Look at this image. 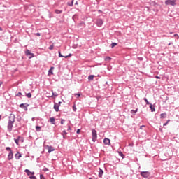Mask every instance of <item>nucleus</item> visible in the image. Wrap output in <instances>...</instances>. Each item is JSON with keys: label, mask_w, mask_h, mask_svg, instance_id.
Instances as JSON below:
<instances>
[{"label": "nucleus", "mask_w": 179, "mask_h": 179, "mask_svg": "<svg viewBox=\"0 0 179 179\" xmlns=\"http://www.w3.org/2000/svg\"><path fill=\"white\" fill-rule=\"evenodd\" d=\"M14 141L15 142L16 145H19V138H14Z\"/></svg>", "instance_id": "nucleus-29"}, {"label": "nucleus", "mask_w": 179, "mask_h": 179, "mask_svg": "<svg viewBox=\"0 0 179 179\" xmlns=\"http://www.w3.org/2000/svg\"><path fill=\"white\" fill-rule=\"evenodd\" d=\"M35 36L40 37L41 36V34L40 33H36V34H35Z\"/></svg>", "instance_id": "nucleus-42"}, {"label": "nucleus", "mask_w": 179, "mask_h": 179, "mask_svg": "<svg viewBox=\"0 0 179 179\" xmlns=\"http://www.w3.org/2000/svg\"><path fill=\"white\" fill-rule=\"evenodd\" d=\"M140 174L143 178H148V177H150V172L149 171H142Z\"/></svg>", "instance_id": "nucleus-4"}, {"label": "nucleus", "mask_w": 179, "mask_h": 179, "mask_svg": "<svg viewBox=\"0 0 179 179\" xmlns=\"http://www.w3.org/2000/svg\"><path fill=\"white\" fill-rule=\"evenodd\" d=\"M94 79V76L90 75L88 76V80H93Z\"/></svg>", "instance_id": "nucleus-20"}, {"label": "nucleus", "mask_w": 179, "mask_h": 179, "mask_svg": "<svg viewBox=\"0 0 179 179\" xmlns=\"http://www.w3.org/2000/svg\"><path fill=\"white\" fill-rule=\"evenodd\" d=\"M157 79H160V77L156 76Z\"/></svg>", "instance_id": "nucleus-53"}, {"label": "nucleus", "mask_w": 179, "mask_h": 179, "mask_svg": "<svg viewBox=\"0 0 179 179\" xmlns=\"http://www.w3.org/2000/svg\"><path fill=\"white\" fill-rule=\"evenodd\" d=\"M40 179H45L43 175L41 174L40 175Z\"/></svg>", "instance_id": "nucleus-39"}, {"label": "nucleus", "mask_w": 179, "mask_h": 179, "mask_svg": "<svg viewBox=\"0 0 179 179\" xmlns=\"http://www.w3.org/2000/svg\"><path fill=\"white\" fill-rule=\"evenodd\" d=\"M143 100H144V101H145V103L148 106H150L151 103L149 102V101H148V99L144 98Z\"/></svg>", "instance_id": "nucleus-21"}, {"label": "nucleus", "mask_w": 179, "mask_h": 179, "mask_svg": "<svg viewBox=\"0 0 179 179\" xmlns=\"http://www.w3.org/2000/svg\"><path fill=\"white\" fill-rule=\"evenodd\" d=\"M67 5L69 6H73V0H72L71 2L70 1L67 2Z\"/></svg>", "instance_id": "nucleus-19"}, {"label": "nucleus", "mask_w": 179, "mask_h": 179, "mask_svg": "<svg viewBox=\"0 0 179 179\" xmlns=\"http://www.w3.org/2000/svg\"><path fill=\"white\" fill-rule=\"evenodd\" d=\"M67 132H66V131H65V130H64L63 131V133H62V135H67Z\"/></svg>", "instance_id": "nucleus-41"}, {"label": "nucleus", "mask_w": 179, "mask_h": 179, "mask_svg": "<svg viewBox=\"0 0 179 179\" xmlns=\"http://www.w3.org/2000/svg\"><path fill=\"white\" fill-rule=\"evenodd\" d=\"M36 129L37 132H40V131H41V127L36 126Z\"/></svg>", "instance_id": "nucleus-22"}, {"label": "nucleus", "mask_w": 179, "mask_h": 179, "mask_svg": "<svg viewBox=\"0 0 179 179\" xmlns=\"http://www.w3.org/2000/svg\"><path fill=\"white\" fill-rule=\"evenodd\" d=\"M2 30L3 29H2V27H0V31H2Z\"/></svg>", "instance_id": "nucleus-50"}, {"label": "nucleus", "mask_w": 179, "mask_h": 179, "mask_svg": "<svg viewBox=\"0 0 179 179\" xmlns=\"http://www.w3.org/2000/svg\"><path fill=\"white\" fill-rule=\"evenodd\" d=\"M150 108L152 113H154V111H156L155 106H153V105H152V103L150 105Z\"/></svg>", "instance_id": "nucleus-16"}, {"label": "nucleus", "mask_w": 179, "mask_h": 179, "mask_svg": "<svg viewBox=\"0 0 179 179\" xmlns=\"http://www.w3.org/2000/svg\"><path fill=\"white\" fill-rule=\"evenodd\" d=\"M21 94H22V92H18L17 94H16V96L17 97H20Z\"/></svg>", "instance_id": "nucleus-36"}, {"label": "nucleus", "mask_w": 179, "mask_h": 179, "mask_svg": "<svg viewBox=\"0 0 179 179\" xmlns=\"http://www.w3.org/2000/svg\"><path fill=\"white\" fill-rule=\"evenodd\" d=\"M49 50H54V45H50Z\"/></svg>", "instance_id": "nucleus-35"}, {"label": "nucleus", "mask_w": 179, "mask_h": 179, "mask_svg": "<svg viewBox=\"0 0 179 179\" xmlns=\"http://www.w3.org/2000/svg\"><path fill=\"white\" fill-rule=\"evenodd\" d=\"M115 45H118V43H111V48H114V47H115Z\"/></svg>", "instance_id": "nucleus-24"}, {"label": "nucleus", "mask_w": 179, "mask_h": 179, "mask_svg": "<svg viewBox=\"0 0 179 179\" xmlns=\"http://www.w3.org/2000/svg\"><path fill=\"white\" fill-rule=\"evenodd\" d=\"M50 69H51L52 71V69H54V67H51Z\"/></svg>", "instance_id": "nucleus-54"}, {"label": "nucleus", "mask_w": 179, "mask_h": 179, "mask_svg": "<svg viewBox=\"0 0 179 179\" xmlns=\"http://www.w3.org/2000/svg\"><path fill=\"white\" fill-rule=\"evenodd\" d=\"M63 138H64V139H65V135H64V134H63Z\"/></svg>", "instance_id": "nucleus-55"}, {"label": "nucleus", "mask_w": 179, "mask_h": 179, "mask_svg": "<svg viewBox=\"0 0 179 179\" xmlns=\"http://www.w3.org/2000/svg\"><path fill=\"white\" fill-rule=\"evenodd\" d=\"M16 117L15 116V114H10L8 117V132H12V129L13 128V124H15V120Z\"/></svg>", "instance_id": "nucleus-1"}, {"label": "nucleus", "mask_w": 179, "mask_h": 179, "mask_svg": "<svg viewBox=\"0 0 179 179\" xmlns=\"http://www.w3.org/2000/svg\"><path fill=\"white\" fill-rule=\"evenodd\" d=\"M55 149L52 146H48V153H51V152H54Z\"/></svg>", "instance_id": "nucleus-10"}, {"label": "nucleus", "mask_w": 179, "mask_h": 179, "mask_svg": "<svg viewBox=\"0 0 179 179\" xmlns=\"http://www.w3.org/2000/svg\"><path fill=\"white\" fill-rule=\"evenodd\" d=\"M177 0H166L165 5H171V6H176Z\"/></svg>", "instance_id": "nucleus-2"}, {"label": "nucleus", "mask_w": 179, "mask_h": 179, "mask_svg": "<svg viewBox=\"0 0 179 179\" xmlns=\"http://www.w3.org/2000/svg\"><path fill=\"white\" fill-rule=\"evenodd\" d=\"M24 172L27 173V176H30V173H31L29 169H25Z\"/></svg>", "instance_id": "nucleus-27"}, {"label": "nucleus", "mask_w": 179, "mask_h": 179, "mask_svg": "<svg viewBox=\"0 0 179 179\" xmlns=\"http://www.w3.org/2000/svg\"><path fill=\"white\" fill-rule=\"evenodd\" d=\"M64 122H65V120L62 119L60 124H62V125H63Z\"/></svg>", "instance_id": "nucleus-40"}, {"label": "nucleus", "mask_w": 179, "mask_h": 179, "mask_svg": "<svg viewBox=\"0 0 179 179\" xmlns=\"http://www.w3.org/2000/svg\"><path fill=\"white\" fill-rule=\"evenodd\" d=\"M54 109L55 110L56 113L59 111V106L57 104V103H55L54 104Z\"/></svg>", "instance_id": "nucleus-12"}, {"label": "nucleus", "mask_w": 179, "mask_h": 179, "mask_svg": "<svg viewBox=\"0 0 179 179\" xmlns=\"http://www.w3.org/2000/svg\"><path fill=\"white\" fill-rule=\"evenodd\" d=\"M15 157L16 159V160H19V159H20V157H22V154H20V152H17V153L15 155Z\"/></svg>", "instance_id": "nucleus-11"}, {"label": "nucleus", "mask_w": 179, "mask_h": 179, "mask_svg": "<svg viewBox=\"0 0 179 179\" xmlns=\"http://www.w3.org/2000/svg\"><path fill=\"white\" fill-rule=\"evenodd\" d=\"M76 5H78V1L76 3Z\"/></svg>", "instance_id": "nucleus-57"}, {"label": "nucleus", "mask_w": 179, "mask_h": 179, "mask_svg": "<svg viewBox=\"0 0 179 179\" xmlns=\"http://www.w3.org/2000/svg\"><path fill=\"white\" fill-rule=\"evenodd\" d=\"M6 150H7V152H12V149L10 147H6Z\"/></svg>", "instance_id": "nucleus-30"}, {"label": "nucleus", "mask_w": 179, "mask_h": 179, "mask_svg": "<svg viewBox=\"0 0 179 179\" xmlns=\"http://www.w3.org/2000/svg\"><path fill=\"white\" fill-rule=\"evenodd\" d=\"M13 159V151H10L8 155V160H12Z\"/></svg>", "instance_id": "nucleus-9"}, {"label": "nucleus", "mask_w": 179, "mask_h": 179, "mask_svg": "<svg viewBox=\"0 0 179 179\" xmlns=\"http://www.w3.org/2000/svg\"><path fill=\"white\" fill-rule=\"evenodd\" d=\"M71 126L69 125V126H68L67 131H71Z\"/></svg>", "instance_id": "nucleus-47"}, {"label": "nucleus", "mask_w": 179, "mask_h": 179, "mask_svg": "<svg viewBox=\"0 0 179 179\" xmlns=\"http://www.w3.org/2000/svg\"><path fill=\"white\" fill-rule=\"evenodd\" d=\"M78 17V15L75 14L73 17L72 19L73 20H75V19H76Z\"/></svg>", "instance_id": "nucleus-32"}, {"label": "nucleus", "mask_w": 179, "mask_h": 179, "mask_svg": "<svg viewBox=\"0 0 179 179\" xmlns=\"http://www.w3.org/2000/svg\"><path fill=\"white\" fill-rule=\"evenodd\" d=\"M73 111L76 112V106L75 105L73 106Z\"/></svg>", "instance_id": "nucleus-37"}, {"label": "nucleus", "mask_w": 179, "mask_h": 179, "mask_svg": "<svg viewBox=\"0 0 179 179\" xmlns=\"http://www.w3.org/2000/svg\"><path fill=\"white\" fill-rule=\"evenodd\" d=\"M19 142H21V143H23L24 142V138L20 136H17Z\"/></svg>", "instance_id": "nucleus-15"}, {"label": "nucleus", "mask_w": 179, "mask_h": 179, "mask_svg": "<svg viewBox=\"0 0 179 179\" xmlns=\"http://www.w3.org/2000/svg\"><path fill=\"white\" fill-rule=\"evenodd\" d=\"M76 134H80V129H77Z\"/></svg>", "instance_id": "nucleus-46"}, {"label": "nucleus", "mask_w": 179, "mask_h": 179, "mask_svg": "<svg viewBox=\"0 0 179 179\" xmlns=\"http://www.w3.org/2000/svg\"><path fill=\"white\" fill-rule=\"evenodd\" d=\"M48 17H49V19H51V17H52V16H51V13L50 12H49V13H48Z\"/></svg>", "instance_id": "nucleus-44"}, {"label": "nucleus", "mask_w": 179, "mask_h": 179, "mask_svg": "<svg viewBox=\"0 0 179 179\" xmlns=\"http://www.w3.org/2000/svg\"><path fill=\"white\" fill-rule=\"evenodd\" d=\"M43 171L47 172L48 171V169L47 168H43Z\"/></svg>", "instance_id": "nucleus-43"}, {"label": "nucleus", "mask_w": 179, "mask_h": 179, "mask_svg": "<svg viewBox=\"0 0 179 179\" xmlns=\"http://www.w3.org/2000/svg\"><path fill=\"white\" fill-rule=\"evenodd\" d=\"M50 121L52 125H55V118L54 117H50Z\"/></svg>", "instance_id": "nucleus-14"}, {"label": "nucleus", "mask_w": 179, "mask_h": 179, "mask_svg": "<svg viewBox=\"0 0 179 179\" xmlns=\"http://www.w3.org/2000/svg\"><path fill=\"white\" fill-rule=\"evenodd\" d=\"M57 106L59 107V106H61V104H62V102L59 101L58 103H57Z\"/></svg>", "instance_id": "nucleus-45"}, {"label": "nucleus", "mask_w": 179, "mask_h": 179, "mask_svg": "<svg viewBox=\"0 0 179 179\" xmlns=\"http://www.w3.org/2000/svg\"><path fill=\"white\" fill-rule=\"evenodd\" d=\"M92 142H96V139H97V131L96 129H93L92 130Z\"/></svg>", "instance_id": "nucleus-3"}, {"label": "nucleus", "mask_w": 179, "mask_h": 179, "mask_svg": "<svg viewBox=\"0 0 179 179\" xmlns=\"http://www.w3.org/2000/svg\"><path fill=\"white\" fill-rule=\"evenodd\" d=\"M174 37H178V34H174Z\"/></svg>", "instance_id": "nucleus-49"}, {"label": "nucleus", "mask_w": 179, "mask_h": 179, "mask_svg": "<svg viewBox=\"0 0 179 179\" xmlns=\"http://www.w3.org/2000/svg\"><path fill=\"white\" fill-rule=\"evenodd\" d=\"M20 108H24L25 111H27V107H29V103H21L20 105Z\"/></svg>", "instance_id": "nucleus-6"}, {"label": "nucleus", "mask_w": 179, "mask_h": 179, "mask_svg": "<svg viewBox=\"0 0 179 179\" xmlns=\"http://www.w3.org/2000/svg\"><path fill=\"white\" fill-rule=\"evenodd\" d=\"M55 13H56L57 15H61V13H62V10H55Z\"/></svg>", "instance_id": "nucleus-18"}, {"label": "nucleus", "mask_w": 179, "mask_h": 179, "mask_svg": "<svg viewBox=\"0 0 179 179\" xmlns=\"http://www.w3.org/2000/svg\"><path fill=\"white\" fill-rule=\"evenodd\" d=\"M96 25L98 26V27H101V26H103V20L98 19L96 20Z\"/></svg>", "instance_id": "nucleus-8"}, {"label": "nucleus", "mask_w": 179, "mask_h": 179, "mask_svg": "<svg viewBox=\"0 0 179 179\" xmlns=\"http://www.w3.org/2000/svg\"><path fill=\"white\" fill-rule=\"evenodd\" d=\"M138 113V108H136V110H131V114H135V113Z\"/></svg>", "instance_id": "nucleus-26"}, {"label": "nucleus", "mask_w": 179, "mask_h": 179, "mask_svg": "<svg viewBox=\"0 0 179 179\" xmlns=\"http://www.w3.org/2000/svg\"><path fill=\"white\" fill-rule=\"evenodd\" d=\"M25 55H27V57H28V58H29V59H31V58H33L34 57V54L32 53L31 52H30L29 50H27L25 51Z\"/></svg>", "instance_id": "nucleus-5"}, {"label": "nucleus", "mask_w": 179, "mask_h": 179, "mask_svg": "<svg viewBox=\"0 0 179 179\" xmlns=\"http://www.w3.org/2000/svg\"><path fill=\"white\" fill-rule=\"evenodd\" d=\"M59 58H65V56L62 55V54H61V51H59Z\"/></svg>", "instance_id": "nucleus-28"}, {"label": "nucleus", "mask_w": 179, "mask_h": 179, "mask_svg": "<svg viewBox=\"0 0 179 179\" xmlns=\"http://www.w3.org/2000/svg\"><path fill=\"white\" fill-rule=\"evenodd\" d=\"M76 96H78V97H80V94H76Z\"/></svg>", "instance_id": "nucleus-48"}, {"label": "nucleus", "mask_w": 179, "mask_h": 179, "mask_svg": "<svg viewBox=\"0 0 179 179\" xmlns=\"http://www.w3.org/2000/svg\"><path fill=\"white\" fill-rule=\"evenodd\" d=\"M30 174H32V176H34V172H31Z\"/></svg>", "instance_id": "nucleus-52"}, {"label": "nucleus", "mask_w": 179, "mask_h": 179, "mask_svg": "<svg viewBox=\"0 0 179 179\" xmlns=\"http://www.w3.org/2000/svg\"><path fill=\"white\" fill-rule=\"evenodd\" d=\"M169 122H170V120H168L167 122L164 124V127H166V125H167V124H169Z\"/></svg>", "instance_id": "nucleus-38"}, {"label": "nucleus", "mask_w": 179, "mask_h": 179, "mask_svg": "<svg viewBox=\"0 0 179 179\" xmlns=\"http://www.w3.org/2000/svg\"><path fill=\"white\" fill-rule=\"evenodd\" d=\"M58 96V94L52 92V95L51 97H57Z\"/></svg>", "instance_id": "nucleus-31"}, {"label": "nucleus", "mask_w": 179, "mask_h": 179, "mask_svg": "<svg viewBox=\"0 0 179 179\" xmlns=\"http://www.w3.org/2000/svg\"><path fill=\"white\" fill-rule=\"evenodd\" d=\"M48 72H49L50 75H54V73L52 72V71L51 69H50Z\"/></svg>", "instance_id": "nucleus-34"}, {"label": "nucleus", "mask_w": 179, "mask_h": 179, "mask_svg": "<svg viewBox=\"0 0 179 179\" xmlns=\"http://www.w3.org/2000/svg\"><path fill=\"white\" fill-rule=\"evenodd\" d=\"M69 57H72V54L70 53L68 55L64 56V58H69Z\"/></svg>", "instance_id": "nucleus-33"}, {"label": "nucleus", "mask_w": 179, "mask_h": 179, "mask_svg": "<svg viewBox=\"0 0 179 179\" xmlns=\"http://www.w3.org/2000/svg\"><path fill=\"white\" fill-rule=\"evenodd\" d=\"M107 58H108L109 60H111V57H108Z\"/></svg>", "instance_id": "nucleus-51"}, {"label": "nucleus", "mask_w": 179, "mask_h": 179, "mask_svg": "<svg viewBox=\"0 0 179 179\" xmlns=\"http://www.w3.org/2000/svg\"><path fill=\"white\" fill-rule=\"evenodd\" d=\"M168 45H171V43H169Z\"/></svg>", "instance_id": "nucleus-56"}, {"label": "nucleus", "mask_w": 179, "mask_h": 179, "mask_svg": "<svg viewBox=\"0 0 179 179\" xmlns=\"http://www.w3.org/2000/svg\"><path fill=\"white\" fill-rule=\"evenodd\" d=\"M90 179H92V178H90Z\"/></svg>", "instance_id": "nucleus-58"}, {"label": "nucleus", "mask_w": 179, "mask_h": 179, "mask_svg": "<svg viewBox=\"0 0 179 179\" xmlns=\"http://www.w3.org/2000/svg\"><path fill=\"white\" fill-rule=\"evenodd\" d=\"M27 97H28V99H31V93L29 92L27 94H26Z\"/></svg>", "instance_id": "nucleus-25"}, {"label": "nucleus", "mask_w": 179, "mask_h": 179, "mask_svg": "<svg viewBox=\"0 0 179 179\" xmlns=\"http://www.w3.org/2000/svg\"><path fill=\"white\" fill-rule=\"evenodd\" d=\"M103 174H104V171H103V169H99V177H100V178L103 177Z\"/></svg>", "instance_id": "nucleus-13"}, {"label": "nucleus", "mask_w": 179, "mask_h": 179, "mask_svg": "<svg viewBox=\"0 0 179 179\" xmlns=\"http://www.w3.org/2000/svg\"><path fill=\"white\" fill-rule=\"evenodd\" d=\"M167 114L166 113H161L160 114V118L163 119V118H166Z\"/></svg>", "instance_id": "nucleus-17"}, {"label": "nucleus", "mask_w": 179, "mask_h": 179, "mask_svg": "<svg viewBox=\"0 0 179 179\" xmlns=\"http://www.w3.org/2000/svg\"><path fill=\"white\" fill-rule=\"evenodd\" d=\"M119 156H121L122 159L125 157V155L122 153V152H119Z\"/></svg>", "instance_id": "nucleus-23"}, {"label": "nucleus", "mask_w": 179, "mask_h": 179, "mask_svg": "<svg viewBox=\"0 0 179 179\" xmlns=\"http://www.w3.org/2000/svg\"><path fill=\"white\" fill-rule=\"evenodd\" d=\"M103 143L104 145H108V146H110L111 145V141H110L109 138H104Z\"/></svg>", "instance_id": "nucleus-7"}]
</instances>
